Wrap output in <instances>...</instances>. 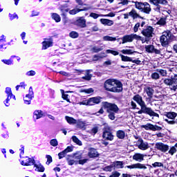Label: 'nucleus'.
<instances>
[{
  "instance_id": "4",
  "label": "nucleus",
  "mask_w": 177,
  "mask_h": 177,
  "mask_svg": "<svg viewBox=\"0 0 177 177\" xmlns=\"http://www.w3.org/2000/svg\"><path fill=\"white\" fill-rule=\"evenodd\" d=\"M172 39V32L171 30H165L162 33V35L160 37V41L162 46H167L171 42Z\"/></svg>"
},
{
  "instance_id": "5",
  "label": "nucleus",
  "mask_w": 177,
  "mask_h": 177,
  "mask_svg": "<svg viewBox=\"0 0 177 177\" xmlns=\"http://www.w3.org/2000/svg\"><path fill=\"white\" fill-rule=\"evenodd\" d=\"M164 84L169 86L170 91H174V92H176L177 91V75L174 76V78L169 79L165 78L163 80Z\"/></svg>"
},
{
  "instance_id": "39",
  "label": "nucleus",
  "mask_w": 177,
  "mask_h": 177,
  "mask_svg": "<svg viewBox=\"0 0 177 177\" xmlns=\"http://www.w3.org/2000/svg\"><path fill=\"white\" fill-rule=\"evenodd\" d=\"M157 73H160V75L162 77H167L168 75V72H167V70L164 69H156Z\"/></svg>"
},
{
  "instance_id": "48",
  "label": "nucleus",
  "mask_w": 177,
  "mask_h": 177,
  "mask_svg": "<svg viewBox=\"0 0 177 177\" xmlns=\"http://www.w3.org/2000/svg\"><path fill=\"white\" fill-rule=\"evenodd\" d=\"M1 62L4 63V64H7L8 66H10V64H13L12 59H2Z\"/></svg>"
},
{
  "instance_id": "8",
  "label": "nucleus",
  "mask_w": 177,
  "mask_h": 177,
  "mask_svg": "<svg viewBox=\"0 0 177 177\" xmlns=\"http://www.w3.org/2000/svg\"><path fill=\"white\" fill-rule=\"evenodd\" d=\"M102 138L104 140H113L114 139V136L111 133V128L109 126H105L103 129Z\"/></svg>"
},
{
  "instance_id": "38",
  "label": "nucleus",
  "mask_w": 177,
  "mask_h": 177,
  "mask_svg": "<svg viewBox=\"0 0 177 177\" xmlns=\"http://www.w3.org/2000/svg\"><path fill=\"white\" fill-rule=\"evenodd\" d=\"M72 140H73V142H74V143H76V145H78L79 146H82V142H81V140H80V139H78L77 136H72Z\"/></svg>"
},
{
  "instance_id": "21",
  "label": "nucleus",
  "mask_w": 177,
  "mask_h": 177,
  "mask_svg": "<svg viewBox=\"0 0 177 177\" xmlns=\"http://www.w3.org/2000/svg\"><path fill=\"white\" fill-rule=\"evenodd\" d=\"M122 44H127V42H132L133 41V35H127L121 38Z\"/></svg>"
},
{
  "instance_id": "45",
  "label": "nucleus",
  "mask_w": 177,
  "mask_h": 177,
  "mask_svg": "<svg viewBox=\"0 0 177 177\" xmlns=\"http://www.w3.org/2000/svg\"><path fill=\"white\" fill-rule=\"evenodd\" d=\"M50 145L53 146V147H56L57 145H59V142H57V139H53L50 141Z\"/></svg>"
},
{
  "instance_id": "63",
  "label": "nucleus",
  "mask_w": 177,
  "mask_h": 177,
  "mask_svg": "<svg viewBox=\"0 0 177 177\" xmlns=\"http://www.w3.org/2000/svg\"><path fill=\"white\" fill-rule=\"evenodd\" d=\"M46 158H47L46 164L47 165H49V164H50V162H52L53 161L52 156H50V155H46Z\"/></svg>"
},
{
  "instance_id": "17",
  "label": "nucleus",
  "mask_w": 177,
  "mask_h": 177,
  "mask_svg": "<svg viewBox=\"0 0 177 177\" xmlns=\"http://www.w3.org/2000/svg\"><path fill=\"white\" fill-rule=\"evenodd\" d=\"M115 85L113 86L116 91H112L115 93H120V92H122V83L120 80H115Z\"/></svg>"
},
{
  "instance_id": "13",
  "label": "nucleus",
  "mask_w": 177,
  "mask_h": 177,
  "mask_svg": "<svg viewBox=\"0 0 177 177\" xmlns=\"http://www.w3.org/2000/svg\"><path fill=\"white\" fill-rule=\"evenodd\" d=\"M144 92L147 95L149 100L153 98V95H154V89L153 87H150V86H145L144 87Z\"/></svg>"
},
{
  "instance_id": "32",
  "label": "nucleus",
  "mask_w": 177,
  "mask_h": 177,
  "mask_svg": "<svg viewBox=\"0 0 177 177\" xmlns=\"http://www.w3.org/2000/svg\"><path fill=\"white\" fill-rule=\"evenodd\" d=\"M116 136L118 139H124L125 138V131L122 130H118L116 132Z\"/></svg>"
},
{
  "instance_id": "6",
  "label": "nucleus",
  "mask_w": 177,
  "mask_h": 177,
  "mask_svg": "<svg viewBox=\"0 0 177 177\" xmlns=\"http://www.w3.org/2000/svg\"><path fill=\"white\" fill-rule=\"evenodd\" d=\"M135 139H136V141H135L136 145L140 150H147L150 147L149 142L143 141V139L140 137L135 136Z\"/></svg>"
},
{
  "instance_id": "19",
  "label": "nucleus",
  "mask_w": 177,
  "mask_h": 177,
  "mask_svg": "<svg viewBox=\"0 0 177 177\" xmlns=\"http://www.w3.org/2000/svg\"><path fill=\"white\" fill-rule=\"evenodd\" d=\"M88 156L90 158H95L99 156V152L95 148H90L88 149Z\"/></svg>"
},
{
  "instance_id": "9",
  "label": "nucleus",
  "mask_w": 177,
  "mask_h": 177,
  "mask_svg": "<svg viewBox=\"0 0 177 177\" xmlns=\"http://www.w3.org/2000/svg\"><path fill=\"white\" fill-rule=\"evenodd\" d=\"M141 128H144L146 131H161L162 128L158 125H153L150 123H148L147 124H143L141 126Z\"/></svg>"
},
{
  "instance_id": "26",
  "label": "nucleus",
  "mask_w": 177,
  "mask_h": 177,
  "mask_svg": "<svg viewBox=\"0 0 177 177\" xmlns=\"http://www.w3.org/2000/svg\"><path fill=\"white\" fill-rule=\"evenodd\" d=\"M165 117L169 118V120H175L177 117V113L176 112H166Z\"/></svg>"
},
{
  "instance_id": "60",
  "label": "nucleus",
  "mask_w": 177,
  "mask_h": 177,
  "mask_svg": "<svg viewBox=\"0 0 177 177\" xmlns=\"http://www.w3.org/2000/svg\"><path fill=\"white\" fill-rule=\"evenodd\" d=\"M158 24H160V26H165V24H167V21H165V19L164 18H161L159 21H158Z\"/></svg>"
},
{
  "instance_id": "50",
  "label": "nucleus",
  "mask_w": 177,
  "mask_h": 177,
  "mask_svg": "<svg viewBox=\"0 0 177 177\" xmlns=\"http://www.w3.org/2000/svg\"><path fill=\"white\" fill-rule=\"evenodd\" d=\"M106 53H111V55H113V56H117L120 55V53H118V51H115L113 50H106Z\"/></svg>"
},
{
  "instance_id": "59",
  "label": "nucleus",
  "mask_w": 177,
  "mask_h": 177,
  "mask_svg": "<svg viewBox=\"0 0 177 177\" xmlns=\"http://www.w3.org/2000/svg\"><path fill=\"white\" fill-rule=\"evenodd\" d=\"M121 174L118 171H113L112 174L109 177H120Z\"/></svg>"
},
{
  "instance_id": "51",
  "label": "nucleus",
  "mask_w": 177,
  "mask_h": 177,
  "mask_svg": "<svg viewBox=\"0 0 177 177\" xmlns=\"http://www.w3.org/2000/svg\"><path fill=\"white\" fill-rule=\"evenodd\" d=\"M73 149L74 148L72 146H68L66 147V149L64 150V151L66 154H67V153H71V151H73Z\"/></svg>"
},
{
  "instance_id": "41",
  "label": "nucleus",
  "mask_w": 177,
  "mask_h": 177,
  "mask_svg": "<svg viewBox=\"0 0 177 177\" xmlns=\"http://www.w3.org/2000/svg\"><path fill=\"white\" fill-rule=\"evenodd\" d=\"M91 50L94 53H99V52H101V50H103V47H97V46H94L91 48Z\"/></svg>"
},
{
  "instance_id": "14",
  "label": "nucleus",
  "mask_w": 177,
  "mask_h": 177,
  "mask_svg": "<svg viewBox=\"0 0 177 177\" xmlns=\"http://www.w3.org/2000/svg\"><path fill=\"white\" fill-rule=\"evenodd\" d=\"M88 106H95V104H99L102 100L101 97H93L88 99Z\"/></svg>"
},
{
  "instance_id": "44",
  "label": "nucleus",
  "mask_w": 177,
  "mask_h": 177,
  "mask_svg": "<svg viewBox=\"0 0 177 177\" xmlns=\"http://www.w3.org/2000/svg\"><path fill=\"white\" fill-rule=\"evenodd\" d=\"M113 168H114V166L111 165L104 167L103 170L106 171V172H111V171H113Z\"/></svg>"
},
{
  "instance_id": "34",
  "label": "nucleus",
  "mask_w": 177,
  "mask_h": 177,
  "mask_svg": "<svg viewBox=\"0 0 177 177\" xmlns=\"http://www.w3.org/2000/svg\"><path fill=\"white\" fill-rule=\"evenodd\" d=\"M133 168H137L138 169H147V167H146V165L142 163L134 164Z\"/></svg>"
},
{
  "instance_id": "35",
  "label": "nucleus",
  "mask_w": 177,
  "mask_h": 177,
  "mask_svg": "<svg viewBox=\"0 0 177 177\" xmlns=\"http://www.w3.org/2000/svg\"><path fill=\"white\" fill-rule=\"evenodd\" d=\"M6 93L7 96L8 97H10V99H12V96L14 99H16V97L15 95H13V94L12 93V88L7 87L6 88Z\"/></svg>"
},
{
  "instance_id": "61",
  "label": "nucleus",
  "mask_w": 177,
  "mask_h": 177,
  "mask_svg": "<svg viewBox=\"0 0 177 177\" xmlns=\"http://www.w3.org/2000/svg\"><path fill=\"white\" fill-rule=\"evenodd\" d=\"M124 19H128L129 16H131V17H133V10H131L130 12L128 14H124Z\"/></svg>"
},
{
  "instance_id": "46",
  "label": "nucleus",
  "mask_w": 177,
  "mask_h": 177,
  "mask_svg": "<svg viewBox=\"0 0 177 177\" xmlns=\"http://www.w3.org/2000/svg\"><path fill=\"white\" fill-rule=\"evenodd\" d=\"M100 59H103V56L100 55H95L93 56L92 60L93 62H97Z\"/></svg>"
},
{
  "instance_id": "29",
  "label": "nucleus",
  "mask_w": 177,
  "mask_h": 177,
  "mask_svg": "<svg viewBox=\"0 0 177 177\" xmlns=\"http://www.w3.org/2000/svg\"><path fill=\"white\" fill-rule=\"evenodd\" d=\"M75 124H76L77 128H80V129H84V128H85V126L86 125V123H85V122H84L81 120H76Z\"/></svg>"
},
{
  "instance_id": "52",
  "label": "nucleus",
  "mask_w": 177,
  "mask_h": 177,
  "mask_svg": "<svg viewBox=\"0 0 177 177\" xmlns=\"http://www.w3.org/2000/svg\"><path fill=\"white\" fill-rule=\"evenodd\" d=\"M152 80H159L160 79V74L158 73H153L151 75Z\"/></svg>"
},
{
  "instance_id": "56",
  "label": "nucleus",
  "mask_w": 177,
  "mask_h": 177,
  "mask_svg": "<svg viewBox=\"0 0 177 177\" xmlns=\"http://www.w3.org/2000/svg\"><path fill=\"white\" fill-rule=\"evenodd\" d=\"M66 156V153H64V151H62L58 153V157L59 160H62V158H64Z\"/></svg>"
},
{
  "instance_id": "7",
  "label": "nucleus",
  "mask_w": 177,
  "mask_h": 177,
  "mask_svg": "<svg viewBox=\"0 0 177 177\" xmlns=\"http://www.w3.org/2000/svg\"><path fill=\"white\" fill-rule=\"evenodd\" d=\"M116 80L115 79H109L105 81L104 84V88L106 91L109 92L116 91V89L114 88V86L116 84Z\"/></svg>"
},
{
  "instance_id": "37",
  "label": "nucleus",
  "mask_w": 177,
  "mask_h": 177,
  "mask_svg": "<svg viewBox=\"0 0 177 177\" xmlns=\"http://www.w3.org/2000/svg\"><path fill=\"white\" fill-rule=\"evenodd\" d=\"M113 167L116 169L124 168V163L121 161H116L114 162Z\"/></svg>"
},
{
  "instance_id": "64",
  "label": "nucleus",
  "mask_w": 177,
  "mask_h": 177,
  "mask_svg": "<svg viewBox=\"0 0 177 177\" xmlns=\"http://www.w3.org/2000/svg\"><path fill=\"white\" fill-rule=\"evenodd\" d=\"M35 75V71H30L26 73V75H28V77H32Z\"/></svg>"
},
{
  "instance_id": "27",
  "label": "nucleus",
  "mask_w": 177,
  "mask_h": 177,
  "mask_svg": "<svg viewBox=\"0 0 177 177\" xmlns=\"http://www.w3.org/2000/svg\"><path fill=\"white\" fill-rule=\"evenodd\" d=\"M91 70H87L85 72V76L82 77V80H85V81H91L92 80V74H91Z\"/></svg>"
},
{
  "instance_id": "28",
  "label": "nucleus",
  "mask_w": 177,
  "mask_h": 177,
  "mask_svg": "<svg viewBox=\"0 0 177 177\" xmlns=\"http://www.w3.org/2000/svg\"><path fill=\"white\" fill-rule=\"evenodd\" d=\"M34 167L35 169V171H37V172H44L45 171V167L41 165V163L39 164H34Z\"/></svg>"
},
{
  "instance_id": "47",
  "label": "nucleus",
  "mask_w": 177,
  "mask_h": 177,
  "mask_svg": "<svg viewBox=\"0 0 177 177\" xmlns=\"http://www.w3.org/2000/svg\"><path fill=\"white\" fill-rule=\"evenodd\" d=\"M82 92L89 95L90 93H93L94 91H93V88H90L83 89L82 90Z\"/></svg>"
},
{
  "instance_id": "24",
  "label": "nucleus",
  "mask_w": 177,
  "mask_h": 177,
  "mask_svg": "<svg viewBox=\"0 0 177 177\" xmlns=\"http://www.w3.org/2000/svg\"><path fill=\"white\" fill-rule=\"evenodd\" d=\"M100 21L104 26H113V24H114V21L113 20H110L109 19H101L100 20Z\"/></svg>"
},
{
  "instance_id": "54",
  "label": "nucleus",
  "mask_w": 177,
  "mask_h": 177,
  "mask_svg": "<svg viewBox=\"0 0 177 177\" xmlns=\"http://www.w3.org/2000/svg\"><path fill=\"white\" fill-rule=\"evenodd\" d=\"M78 104H80V106H89L88 100H83L82 102H79Z\"/></svg>"
},
{
  "instance_id": "42",
  "label": "nucleus",
  "mask_w": 177,
  "mask_h": 177,
  "mask_svg": "<svg viewBox=\"0 0 177 177\" xmlns=\"http://www.w3.org/2000/svg\"><path fill=\"white\" fill-rule=\"evenodd\" d=\"M103 40L104 41H117V38L113 37H110V36H104V37H103Z\"/></svg>"
},
{
  "instance_id": "11",
  "label": "nucleus",
  "mask_w": 177,
  "mask_h": 177,
  "mask_svg": "<svg viewBox=\"0 0 177 177\" xmlns=\"http://www.w3.org/2000/svg\"><path fill=\"white\" fill-rule=\"evenodd\" d=\"M155 149L160 150V151H162V153H167V151L169 150V147L162 142H157L155 145Z\"/></svg>"
},
{
  "instance_id": "58",
  "label": "nucleus",
  "mask_w": 177,
  "mask_h": 177,
  "mask_svg": "<svg viewBox=\"0 0 177 177\" xmlns=\"http://www.w3.org/2000/svg\"><path fill=\"white\" fill-rule=\"evenodd\" d=\"M175 153H176V148H175V147H172L169 151V154H171V156H174Z\"/></svg>"
},
{
  "instance_id": "43",
  "label": "nucleus",
  "mask_w": 177,
  "mask_h": 177,
  "mask_svg": "<svg viewBox=\"0 0 177 177\" xmlns=\"http://www.w3.org/2000/svg\"><path fill=\"white\" fill-rule=\"evenodd\" d=\"M69 37L73 39L78 38V37H80V34L75 31H72L69 33Z\"/></svg>"
},
{
  "instance_id": "10",
  "label": "nucleus",
  "mask_w": 177,
  "mask_h": 177,
  "mask_svg": "<svg viewBox=\"0 0 177 177\" xmlns=\"http://www.w3.org/2000/svg\"><path fill=\"white\" fill-rule=\"evenodd\" d=\"M50 46H53V39L52 38H44V41L42 42V49L45 50L48 49V48H50Z\"/></svg>"
},
{
  "instance_id": "18",
  "label": "nucleus",
  "mask_w": 177,
  "mask_h": 177,
  "mask_svg": "<svg viewBox=\"0 0 177 177\" xmlns=\"http://www.w3.org/2000/svg\"><path fill=\"white\" fill-rule=\"evenodd\" d=\"M149 3L151 5H162L167 6L168 5V1L167 0H149Z\"/></svg>"
},
{
  "instance_id": "3",
  "label": "nucleus",
  "mask_w": 177,
  "mask_h": 177,
  "mask_svg": "<svg viewBox=\"0 0 177 177\" xmlns=\"http://www.w3.org/2000/svg\"><path fill=\"white\" fill-rule=\"evenodd\" d=\"M134 3L136 9H138V10H140L142 13H145V15H150L151 12V6H150V3L148 2L142 3L139 1H136Z\"/></svg>"
},
{
  "instance_id": "62",
  "label": "nucleus",
  "mask_w": 177,
  "mask_h": 177,
  "mask_svg": "<svg viewBox=\"0 0 177 177\" xmlns=\"http://www.w3.org/2000/svg\"><path fill=\"white\" fill-rule=\"evenodd\" d=\"M154 6H156L154 8L155 12H158V13H160V12H161V6L160 4L154 5Z\"/></svg>"
},
{
  "instance_id": "57",
  "label": "nucleus",
  "mask_w": 177,
  "mask_h": 177,
  "mask_svg": "<svg viewBox=\"0 0 177 177\" xmlns=\"http://www.w3.org/2000/svg\"><path fill=\"white\" fill-rule=\"evenodd\" d=\"M102 17H114L115 16V12H109L108 15H101Z\"/></svg>"
},
{
  "instance_id": "22",
  "label": "nucleus",
  "mask_w": 177,
  "mask_h": 177,
  "mask_svg": "<svg viewBox=\"0 0 177 177\" xmlns=\"http://www.w3.org/2000/svg\"><path fill=\"white\" fill-rule=\"evenodd\" d=\"M77 24L80 26V27H82L84 28V27H86V20H85V18L84 17H80L77 21Z\"/></svg>"
},
{
  "instance_id": "2",
  "label": "nucleus",
  "mask_w": 177,
  "mask_h": 177,
  "mask_svg": "<svg viewBox=\"0 0 177 177\" xmlns=\"http://www.w3.org/2000/svg\"><path fill=\"white\" fill-rule=\"evenodd\" d=\"M133 100H135V102H136V103L141 107V110L138 111V114H142V113H144V114H148L150 117H157L158 118H160V115H158V113L154 112L151 108L146 106L142 96L136 95L134 96Z\"/></svg>"
},
{
  "instance_id": "30",
  "label": "nucleus",
  "mask_w": 177,
  "mask_h": 177,
  "mask_svg": "<svg viewBox=\"0 0 177 177\" xmlns=\"http://www.w3.org/2000/svg\"><path fill=\"white\" fill-rule=\"evenodd\" d=\"M51 17L56 23H60L62 21V18L60 17V15L57 13H51Z\"/></svg>"
},
{
  "instance_id": "31",
  "label": "nucleus",
  "mask_w": 177,
  "mask_h": 177,
  "mask_svg": "<svg viewBox=\"0 0 177 177\" xmlns=\"http://www.w3.org/2000/svg\"><path fill=\"white\" fill-rule=\"evenodd\" d=\"M44 114H42V111L37 110L34 112V118L36 120H39V118H42Z\"/></svg>"
},
{
  "instance_id": "49",
  "label": "nucleus",
  "mask_w": 177,
  "mask_h": 177,
  "mask_svg": "<svg viewBox=\"0 0 177 177\" xmlns=\"http://www.w3.org/2000/svg\"><path fill=\"white\" fill-rule=\"evenodd\" d=\"M89 16H90V17H92L93 19H96L100 17H102V15L96 14L95 12H91Z\"/></svg>"
},
{
  "instance_id": "33",
  "label": "nucleus",
  "mask_w": 177,
  "mask_h": 177,
  "mask_svg": "<svg viewBox=\"0 0 177 177\" xmlns=\"http://www.w3.org/2000/svg\"><path fill=\"white\" fill-rule=\"evenodd\" d=\"M65 120H66L68 124H77V120L70 116H66Z\"/></svg>"
},
{
  "instance_id": "55",
  "label": "nucleus",
  "mask_w": 177,
  "mask_h": 177,
  "mask_svg": "<svg viewBox=\"0 0 177 177\" xmlns=\"http://www.w3.org/2000/svg\"><path fill=\"white\" fill-rule=\"evenodd\" d=\"M152 167H153V168H156L157 167H164V165L160 162H156L152 164Z\"/></svg>"
},
{
  "instance_id": "40",
  "label": "nucleus",
  "mask_w": 177,
  "mask_h": 177,
  "mask_svg": "<svg viewBox=\"0 0 177 177\" xmlns=\"http://www.w3.org/2000/svg\"><path fill=\"white\" fill-rule=\"evenodd\" d=\"M119 56H120L122 62H132V59H131L129 57H127L122 54H120Z\"/></svg>"
},
{
  "instance_id": "23",
  "label": "nucleus",
  "mask_w": 177,
  "mask_h": 177,
  "mask_svg": "<svg viewBox=\"0 0 177 177\" xmlns=\"http://www.w3.org/2000/svg\"><path fill=\"white\" fill-rule=\"evenodd\" d=\"M146 155L142 154V153H135L133 155V160H136V161H138V162H142L145 160V157Z\"/></svg>"
},
{
  "instance_id": "25",
  "label": "nucleus",
  "mask_w": 177,
  "mask_h": 177,
  "mask_svg": "<svg viewBox=\"0 0 177 177\" xmlns=\"http://www.w3.org/2000/svg\"><path fill=\"white\" fill-rule=\"evenodd\" d=\"M84 10H88V8H84L83 9L80 8H73V10H69L68 13L69 15H77V13H80V12H84Z\"/></svg>"
},
{
  "instance_id": "36",
  "label": "nucleus",
  "mask_w": 177,
  "mask_h": 177,
  "mask_svg": "<svg viewBox=\"0 0 177 177\" xmlns=\"http://www.w3.org/2000/svg\"><path fill=\"white\" fill-rule=\"evenodd\" d=\"M32 97H34V91H32V87L29 88V93L26 95V98L32 100Z\"/></svg>"
},
{
  "instance_id": "15",
  "label": "nucleus",
  "mask_w": 177,
  "mask_h": 177,
  "mask_svg": "<svg viewBox=\"0 0 177 177\" xmlns=\"http://www.w3.org/2000/svg\"><path fill=\"white\" fill-rule=\"evenodd\" d=\"M153 31H154V29H153L151 26H148L146 29L143 30L142 32L145 37L150 38L151 37H153Z\"/></svg>"
},
{
  "instance_id": "53",
  "label": "nucleus",
  "mask_w": 177,
  "mask_h": 177,
  "mask_svg": "<svg viewBox=\"0 0 177 177\" xmlns=\"http://www.w3.org/2000/svg\"><path fill=\"white\" fill-rule=\"evenodd\" d=\"M121 52L123 55H132V53H133L132 50H122Z\"/></svg>"
},
{
  "instance_id": "16",
  "label": "nucleus",
  "mask_w": 177,
  "mask_h": 177,
  "mask_svg": "<svg viewBox=\"0 0 177 177\" xmlns=\"http://www.w3.org/2000/svg\"><path fill=\"white\" fill-rule=\"evenodd\" d=\"M21 165L28 167L30 165H34L35 164V160L26 157L25 160H22L21 162Z\"/></svg>"
},
{
  "instance_id": "12",
  "label": "nucleus",
  "mask_w": 177,
  "mask_h": 177,
  "mask_svg": "<svg viewBox=\"0 0 177 177\" xmlns=\"http://www.w3.org/2000/svg\"><path fill=\"white\" fill-rule=\"evenodd\" d=\"M145 50L148 53H155L156 55H160L161 53V51H160V50L154 48V46H153V45L145 46Z\"/></svg>"
},
{
  "instance_id": "20",
  "label": "nucleus",
  "mask_w": 177,
  "mask_h": 177,
  "mask_svg": "<svg viewBox=\"0 0 177 177\" xmlns=\"http://www.w3.org/2000/svg\"><path fill=\"white\" fill-rule=\"evenodd\" d=\"M66 160L68 165H74V164L77 165V164H78V161L75 160L74 156L73 155L67 156Z\"/></svg>"
},
{
  "instance_id": "1",
  "label": "nucleus",
  "mask_w": 177,
  "mask_h": 177,
  "mask_svg": "<svg viewBox=\"0 0 177 177\" xmlns=\"http://www.w3.org/2000/svg\"><path fill=\"white\" fill-rule=\"evenodd\" d=\"M106 110V113H109L108 118L111 121H114L115 120V114L118 113L120 111V109L115 104L110 103L109 102H102L101 109L95 113L96 115H99V114H103L104 113V109Z\"/></svg>"
}]
</instances>
